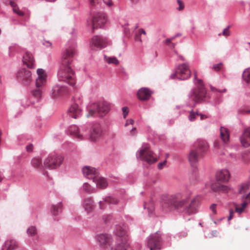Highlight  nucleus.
Returning a JSON list of instances; mask_svg holds the SVG:
<instances>
[{
    "instance_id": "f257e3e1",
    "label": "nucleus",
    "mask_w": 250,
    "mask_h": 250,
    "mask_svg": "<svg viewBox=\"0 0 250 250\" xmlns=\"http://www.w3.org/2000/svg\"><path fill=\"white\" fill-rule=\"evenodd\" d=\"M188 198L185 196L182 192H177L167 197L162 204V208L164 212H167L175 209L183 211L188 214L197 212L199 205L198 197H194L188 204Z\"/></svg>"
},
{
    "instance_id": "f03ea898",
    "label": "nucleus",
    "mask_w": 250,
    "mask_h": 250,
    "mask_svg": "<svg viewBox=\"0 0 250 250\" xmlns=\"http://www.w3.org/2000/svg\"><path fill=\"white\" fill-rule=\"evenodd\" d=\"M76 50L74 46L66 48L62 55L61 66L58 72V79L71 86L75 84V74L72 68L71 63Z\"/></svg>"
},
{
    "instance_id": "7ed1b4c3",
    "label": "nucleus",
    "mask_w": 250,
    "mask_h": 250,
    "mask_svg": "<svg viewBox=\"0 0 250 250\" xmlns=\"http://www.w3.org/2000/svg\"><path fill=\"white\" fill-rule=\"evenodd\" d=\"M216 182L211 185V188L214 191L226 192L229 188L223 184L227 183L230 178V173L228 170L221 169L216 173Z\"/></svg>"
},
{
    "instance_id": "20e7f679",
    "label": "nucleus",
    "mask_w": 250,
    "mask_h": 250,
    "mask_svg": "<svg viewBox=\"0 0 250 250\" xmlns=\"http://www.w3.org/2000/svg\"><path fill=\"white\" fill-rule=\"evenodd\" d=\"M38 77L36 79V89L33 90L32 96L39 101L42 97V90L46 82L47 75L42 69H38L37 70Z\"/></svg>"
},
{
    "instance_id": "39448f33",
    "label": "nucleus",
    "mask_w": 250,
    "mask_h": 250,
    "mask_svg": "<svg viewBox=\"0 0 250 250\" xmlns=\"http://www.w3.org/2000/svg\"><path fill=\"white\" fill-rule=\"evenodd\" d=\"M109 104L105 102L94 103L88 107V113L86 117L93 116L97 112L100 116H104L109 110Z\"/></svg>"
},
{
    "instance_id": "423d86ee",
    "label": "nucleus",
    "mask_w": 250,
    "mask_h": 250,
    "mask_svg": "<svg viewBox=\"0 0 250 250\" xmlns=\"http://www.w3.org/2000/svg\"><path fill=\"white\" fill-rule=\"evenodd\" d=\"M194 79L197 81L195 84L197 85V89H195L192 93L190 97L195 102L203 100L205 97L206 91L204 88L202 80L197 79V72H194Z\"/></svg>"
},
{
    "instance_id": "0eeeda50",
    "label": "nucleus",
    "mask_w": 250,
    "mask_h": 250,
    "mask_svg": "<svg viewBox=\"0 0 250 250\" xmlns=\"http://www.w3.org/2000/svg\"><path fill=\"white\" fill-rule=\"evenodd\" d=\"M63 160V158L61 155H50L44 160L43 166L45 168L55 169L62 164Z\"/></svg>"
},
{
    "instance_id": "6e6552de",
    "label": "nucleus",
    "mask_w": 250,
    "mask_h": 250,
    "mask_svg": "<svg viewBox=\"0 0 250 250\" xmlns=\"http://www.w3.org/2000/svg\"><path fill=\"white\" fill-rule=\"evenodd\" d=\"M191 72L188 65L187 63L179 65L175 73L171 75L172 79L177 78L180 80H186L190 76Z\"/></svg>"
},
{
    "instance_id": "1a4fd4ad",
    "label": "nucleus",
    "mask_w": 250,
    "mask_h": 250,
    "mask_svg": "<svg viewBox=\"0 0 250 250\" xmlns=\"http://www.w3.org/2000/svg\"><path fill=\"white\" fill-rule=\"evenodd\" d=\"M109 44V43L107 39L99 36H94L90 42V47L93 50L102 49L106 47Z\"/></svg>"
},
{
    "instance_id": "9d476101",
    "label": "nucleus",
    "mask_w": 250,
    "mask_h": 250,
    "mask_svg": "<svg viewBox=\"0 0 250 250\" xmlns=\"http://www.w3.org/2000/svg\"><path fill=\"white\" fill-rule=\"evenodd\" d=\"M139 157L142 160L146 161L150 164L156 162L157 160L156 156L147 147L140 150Z\"/></svg>"
},
{
    "instance_id": "9b49d317",
    "label": "nucleus",
    "mask_w": 250,
    "mask_h": 250,
    "mask_svg": "<svg viewBox=\"0 0 250 250\" xmlns=\"http://www.w3.org/2000/svg\"><path fill=\"white\" fill-rule=\"evenodd\" d=\"M161 240L160 234L158 232L151 235L148 239L147 247L150 250L160 249Z\"/></svg>"
},
{
    "instance_id": "f8f14e48",
    "label": "nucleus",
    "mask_w": 250,
    "mask_h": 250,
    "mask_svg": "<svg viewBox=\"0 0 250 250\" xmlns=\"http://www.w3.org/2000/svg\"><path fill=\"white\" fill-rule=\"evenodd\" d=\"M106 22L105 14L98 13L93 16L92 26L93 29H98L102 28Z\"/></svg>"
},
{
    "instance_id": "ddd939ff",
    "label": "nucleus",
    "mask_w": 250,
    "mask_h": 250,
    "mask_svg": "<svg viewBox=\"0 0 250 250\" xmlns=\"http://www.w3.org/2000/svg\"><path fill=\"white\" fill-rule=\"evenodd\" d=\"M103 134V131L101 125L96 123L92 127L89 139L92 142H96L102 136Z\"/></svg>"
},
{
    "instance_id": "4468645a",
    "label": "nucleus",
    "mask_w": 250,
    "mask_h": 250,
    "mask_svg": "<svg viewBox=\"0 0 250 250\" xmlns=\"http://www.w3.org/2000/svg\"><path fill=\"white\" fill-rule=\"evenodd\" d=\"M67 92V89L65 86L57 83L53 86L51 95L53 98H57L66 94Z\"/></svg>"
},
{
    "instance_id": "2eb2a0df",
    "label": "nucleus",
    "mask_w": 250,
    "mask_h": 250,
    "mask_svg": "<svg viewBox=\"0 0 250 250\" xmlns=\"http://www.w3.org/2000/svg\"><path fill=\"white\" fill-rule=\"evenodd\" d=\"M201 156L202 155L198 152V150L196 148L191 149L188 155V160L190 165L195 167Z\"/></svg>"
},
{
    "instance_id": "dca6fc26",
    "label": "nucleus",
    "mask_w": 250,
    "mask_h": 250,
    "mask_svg": "<svg viewBox=\"0 0 250 250\" xmlns=\"http://www.w3.org/2000/svg\"><path fill=\"white\" fill-rule=\"evenodd\" d=\"M82 206L87 214L92 212L95 207L94 201L91 197L84 198Z\"/></svg>"
},
{
    "instance_id": "f3484780",
    "label": "nucleus",
    "mask_w": 250,
    "mask_h": 250,
    "mask_svg": "<svg viewBox=\"0 0 250 250\" xmlns=\"http://www.w3.org/2000/svg\"><path fill=\"white\" fill-rule=\"evenodd\" d=\"M83 175L88 179H92L93 180L99 174L98 171L94 167L85 166L83 168Z\"/></svg>"
},
{
    "instance_id": "a211bd4d",
    "label": "nucleus",
    "mask_w": 250,
    "mask_h": 250,
    "mask_svg": "<svg viewBox=\"0 0 250 250\" xmlns=\"http://www.w3.org/2000/svg\"><path fill=\"white\" fill-rule=\"evenodd\" d=\"M23 62L29 68H33L35 66L34 58L29 52H26L23 56Z\"/></svg>"
},
{
    "instance_id": "6ab92c4d",
    "label": "nucleus",
    "mask_w": 250,
    "mask_h": 250,
    "mask_svg": "<svg viewBox=\"0 0 250 250\" xmlns=\"http://www.w3.org/2000/svg\"><path fill=\"white\" fill-rule=\"evenodd\" d=\"M67 113L69 117L77 119L81 116L82 110L77 104H74L69 108Z\"/></svg>"
},
{
    "instance_id": "aec40b11",
    "label": "nucleus",
    "mask_w": 250,
    "mask_h": 250,
    "mask_svg": "<svg viewBox=\"0 0 250 250\" xmlns=\"http://www.w3.org/2000/svg\"><path fill=\"white\" fill-rule=\"evenodd\" d=\"M17 77L25 81L27 83H29L32 80L31 71L26 69L20 70L17 73Z\"/></svg>"
},
{
    "instance_id": "412c9836",
    "label": "nucleus",
    "mask_w": 250,
    "mask_h": 250,
    "mask_svg": "<svg viewBox=\"0 0 250 250\" xmlns=\"http://www.w3.org/2000/svg\"><path fill=\"white\" fill-rule=\"evenodd\" d=\"M242 145L245 147L250 146V127L245 129L240 137Z\"/></svg>"
},
{
    "instance_id": "4be33fe9",
    "label": "nucleus",
    "mask_w": 250,
    "mask_h": 250,
    "mask_svg": "<svg viewBox=\"0 0 250 250\" xmlns=\"http://www.w3.org/2000/svg\"><path fill=\"white\" fill-rule=\"evenodd\" d=\"M97 240L102 246L106 248L110 245L111 237L109 234H101L98 235Z\"/></svg>"
},
{
    "instance_id": "5701e85b",
    "label": "nucleus",
    "mask_w": 250,
    "mask_h": 250,
    "mask_svg": "<svg viewBox=\"0 0 250 250\" xmlns=\"http://www.w3.org/2000/svg\"><path fill=\"white\" fill-rule=\"evenodd\" d=\"M129 247V240L125 237L123 239H117L115 250H127Z\"/></svg>"
},
{
    "instance_id": "b1692460",
    "label": "nucleus",
    "mask_w": 250,
    "mask_h": 250,
    "mask_svg": "<svg viewBox=\"0 0 250 250\" xmlns=\"http://www.w3.org/2000/svg\"><path fill=\"white\" fill-rule=\"evenodd\" d=\"M151 92L146 88H142L137 93L138 98L141 100H147L150 97Z\"/></svg>"
},
{
    "instance_id": "393cba45",
    "label": "nucleus",
    "mask_w": 250,
    "mask_h": 250,
    "mask_svg": "<svg viewBox=\"0 0 250 250\" xmlns=\"http://www.w3.org/2000/svg\"><path fill=\"white\" fill-rule=\"evenodd\" d=\"M220 137L221 140L226 144L229 142L230 134L229 129L225 127H221L220 129Z\"/></svg>"
},
{
    "instance_id": "a878e982",
    "label": "nucleus",
    "mask_w": 250,
    "mask_h": 250,
    "mask_svg": "<svg viewBox=\"0 0 250 250\" xmlns=\"http://www.w3.org/2000/svg\"><path fill=\"white\" fill-rule=\"evenodd\" d=\"M115 233L117 236V239H123L125 237L126 239L129 240L126 230L123 227L117 226Z\"/></svg>"
},
{
    "instance_id": "bb28decb",
    "label": "nucleus",
    "mask_w": 250,
    "mask_h": 250,
    "mask_svg": "<svg viewBox=\"0 0 250 250\" xmlns=\"http://www.w3.org/2000/svg\"><path fill=\"white\" fill-rule=\"evenodd\" d=\"M96 184L97 186L100 188H105L107 187L108 184L106 179L98 175L93 180Z\"/></svg>"
},
{
    "instance_id": "cd10ccee",
    "label": "nucleus",
    "mask_w": 250,
    "mask_h": 250,
    "mask_svg": "<svg viewBox=\"0 0 250 250\" xmlns=\"http://www.w3.org/2000/svg\"><path fill=\"white\" fill-rule=\"evenodd\" d=\"M70 133L79 140L83 139L84 134L81 133L80 129L75 125L71 126L69 129Z\"/></svg>"
},
{
    "instance_id": "c85d7f7f",
    "label": "nucleus",
    "mask_w": 250,
    "mask_h": 250,
    "mask_svg": "<svg viewBox=\"0 0 250 250\" xmlns=\"http://www.w3.org/2000/svg\"><path fill=\"white\" fill-rule=\"evenodd\" d=\"M104 203H106L109 204H117L118 201L117 199L111 196L106 197L104 199V201H101L99 203V207L101 209L104 208Z\"/></svg>"
},
{
    "instance_id": "c756f323",
    "label": "nucleus",
    "mask_w": 250,
    "mask_h": 250,
    "mask_svg": "<svg viewBox=\"0 0 250 250\" xmlns=\"http://www.w3.org/2000/svg\"><path fill=\"white\" fill-rule=\"evenodd\" d=\"M18 246L17 242L14 240H7L2 247V250H13Z\"/></svg>"
},
{
    "instance_id": "7c9ffc66",
    "label": "nucleus",
    "mask_w": 250,
    "mask_h": 250,
    "mask_svg": "<svg viewBox=\"0 0 250 250\" xmlns=\"http://www.w3.org/2000/svg\"><path fill=\"white\" fill-rule=\"evenodd\" d=\"M198 148L199 153L202 155L203 153L206 152L208 149V145L204 141H199Z\"/></svg>"
},
{
    "instance_id": "2f4dec72",
    "label": "nucleus",
    "mask_w": 250,
    "mask_h": 250,
    "mask_svg": "<svg viewBox=\"0 0 250 250\" xmlns=\"http://www.w3.org/2000/svg\"><path fill=\"white\" fill-rule=\"evenodd\" d=\"M104 60L109 64H114L115 65H118L119 64V61L114 57H110L104 55Z\"/></svg>"
},
{
    "instance_id": "473e14b6",
    "label": "nucleus",
    "mask_w": 250,
    "mask_h": 250,
    "mask_svg": "<svg viewBox=\"0 0 250 250\" xmlns=\"http://www.w3.org/2000/svg\"><path fill=\"white\" fill-rule=\"evenodd\" d=\"M31 164L33 167L38 168H42L43 167L42 165L41 160L40 158H33L31 160Z\"/></svg>"
},
{
    "instance_id": "72a5a7b5",
    "label": "nucleus",
    "mask_w": 250,
    "mask_h": 250,
    "mask_svg": "<svg viewBox=\"0 0 250 250\" xmlns=\"http://www.w3.org/2000/svg\"><path fill=\"white\" fill-rule=\"evenodd\" d=\"M62 210V205L61 203H59L56 205L52 206V212L53 215H57L59 212Z\"/></svg>"
},
{
    "instance_id": "f704fd0d",
    "label": "nucleus",
    "mask_w": 250,
    "mask_h": 250,
    "mask_svg": "<svg viewBox=\"0 0 250 250\" xmlns=\"http://www.w3.org/2000/svg\"><path fill=\"white\" fill-rule=\"evenodd\" d=\"M248 205V203L247 202H244L241 205V206H236L235 207V211L236 212L241 214L243 212L244 209L246 208Z\"/></svg>"
},
{
    "instance_id": "c9c22d12",
    "label": "nucleus",
    "mask_w": 250,
    "mask_h": 250,
    "mask_svg": "<svg viewBox=\"0 0 250 250\" xmlns=\"http://www.w3.org/2000/svg\"><path fill=\"white\" fill-rule=\"evenodd\" d=\"M243 78L247 82H250V68L246 69L243 72Z\"/></svg>"
},
{
    "instance_id": "e433bc0d",
    "label": "nucleus",
    "mask_w": 250,
    "mask_h": 250,
    "mask_svg": "<svg viewBox=\"0 0 250 250\" xmlns=\"http://www.w3.org/2000/svg\"><path fill=\"white\" fill-rule=\"evenodd\" d=\"M27 232L29 235L33 236L37 233V229L35 227L32 226L28 228Z\"/></svg>"
},
{
    "instance_id": "4c0bfd02",
    "label": "nucleus",
    "mask_w": 250,
    "mask_h": 250,
    "mask_svg": "<svg viewBox=\"0 0 250 250\" xmlns=\"http://www.w3.org/2000/svg\"><path fill=\"white\" fill-rule=\"evenodd\" d=\"M197 116H199V113L198 112L195 113L194 111H191L188 119L191 122H193L195 121Z\"/></svg>"
},
{
    "instance_id": "58836bf2",
    "label": "nucleus",
    "mask_w": 250,
    "mask_h": 250,
    "mask_svg": "<svg viewBox=\"0 0 250 250\" xmlns=\"http://www.w3.org/2000/svg\"><path fill=\"white\" fill-rule=\"evenodd\" d=\"M249 188V185L248 184H245L241 186L240 189L239 193L242 194L246 192Z\"/></svg>"
},
{
    "instance_id": "ea45409f",
    "label": "nucleus",
    "mask_w": 250,
    "mask_h": 250,
    "mask_svg": "<svg viewBox=\"0 0 250 250\" xmlns=\"http://www.w3.org/2000/svg\"><path fill=\"white\" fill-rule=\"evenodd\" d=\"M144 207L145 208H147L148 213L150 215L152 214L153 211L154 210V207L152 203L150 204V206H148L146 204H145Z\"/></svg>"
},
{
    "instance_id": "a19ab883",
    "label": "nucleus",
    "mask_w": 250,
    "mask_h": 250,
    "mask_svg": "<svg viewBox=\"0 0 250 250\" xmlns=\"http://www.w3.org/2000/svg\"><path fill=\"white\" fill-rule=\"evenodd\" d=\"M177 2L179 5V7L177 8V9L179 11L183 10L185 8V4L183 1L181 0H177Z\"/></svg>"
},
{
    "instance_id": "79ce46f5",
    "label": "nucleus",
    "mask_w": 250,
    "mask_h": 250,
    "mask_svg": "<svg viewBox=\"0 0 250 250\" xmlns=\"http://www.w3.org/2000/svg\"><path fill=\"white\" fill-rule=\"evenodd\" d=\"M83 190L87 192H90L91 191V188L90 185L88 183H84L83 185Z\"/></svg>"
},
{
    "instance_id": "37998d69",
    "label": "nucleus",
    "mask_w": 250,
    "mask_h": 250,
    "mask_svg": "<svg viewBox=\"0 0 250 250\" xmlns=\"http://www.w3.org/2000/svg\"><path fill=\"white\" fill-rule=\"evenodd\" d=\"M222 66H223V64L222 63L215 64L213 65V66L212 67V69L216 71H218L221 69Z\"/></svg>"
},
{
    "instance_id": "c03bdc74",
    "label": "nucleus",
    "mask_w": 250,
    "mask_h": 250,
    "mask_svg": "<svg viewBox=\"0 0 250 250\" xmlns=\"http://www.w3.org/2000/svg\"><path fill=\"white\" fill-rule=\"evenodd\" d=\"M122 111L124 118H125L129 111L128 108L127 107H124L122 108Z\"/></svg>"
},
{
    "instance_id": "a18cd8bd",
    "label": "nucleus",
    "mask_w": 250,
    "mask_h": 250,
    "mask_svg": "<svg viewBox=\"0 0 250 250\" xmlns=\"http://www.w3.org/2000/svg\"><path fill=\"white\" fill-rule=\"evenodd\" d=\"M242 161L245 164H248L250 162V158L247 155H242Z\"/></svg>"
},
{
    "instance_id": "49530a36",
    "label": "nucleus",
    "mask_w": 250,
    "mask_h": 250,
    "mask_svg": "<svg viewBox=\"0 0 250 250\" xmlns=\"http://www.w3.org/2000/svg\"><path fill=\"white\" fill-rule=\"evenodd\" d=\"M10 5H11V6L13 7V11L14 12H17V9H18V6H17L16 3L13 1H10Z\"/></svg>"
},
{
    "instance_id": "de8ad7c7",
    "label": "nucleus",
    "mask_w": 250,
    "mask_h": 250,
    "mask_svg": "<svg viewBox=\"0 0 250 250\" xmlns=\"http://www.w3.org/2000/svg\"><path fill=\"white\" fill-rule=\"evenodd\" d=\"M141 34L140 33V32L136 33V34L135 35V40L136 41H139L140 42H141L142 41L141 39Z\"/></svg>"
},
{
    "instance_id": "09e8293b",
    "label": "nucleus",
    "mask_w": 250,
    "mask_h": 250,
    "mask_svg": "<svg viewBox=\"0 0 250 250\" xmlns=\"http://www.w3.org/2000/svg\"><path fill=\"white\" fill-rule=\"evenodd\" d=\"M216 208V204H212L210 207V209L211 210L213 214H216L217 213Z\"/></svg>"
},
{
    "instance_id": "8fccbe9b",
    "label": "nucleus",
    "mask_w": 250,
    "mask_h": 250,
    "mask_svg": "<svg viewBox=\"0 0 250 250\" xmlns=\"http://www.w3.org/2000/svg\"><path fill=\"white\" fill-rule=\"evenodd\" d=\"M167 163V161L165 160L164 162L162 163H160L158 164V167L159 169H162L164 166H166Z\"/></svg>"
},
{
    "instance_id": "3c124183",
    "label": "nucleus",
    "mask_w": 250,
    "mask_h": 250,
    "mask_svg": "<svg viewBox=\"0 0 250 250\" xmlns=\"http://www.w3.org/2000/svg\"><path fill=\"white\" fill-rule=\"evenodd\" d=\"M179 34H177L175 36H174V37H172L171 38H169V39H167L166 40V43L167 44H168L169 43H170L172 41H173L175 37H178L179 36Z\"/></svg>"
},
{
    "instance_id": "603ef678",
    "label": "nucleus",
    "mask_w": 250,
    "mask_h": 250,
    "mask_svg": "<svg viewBox=\"0 0 250 250\" xmlns=\"http://www.w3.org/2000/svg\"><path fill=\"white\" fill-rule=\"evenodd\" d=\"M134 123V121L133 119H128L127 120L126 123L125 124V126H127L129 125H133Z\"/></svg>"
},
{
    "instance_id": "864d4df0",
    "label": "nucleus",
    "mask_w": 250,
    "mask_h": 250,
    "mask_svg": "<svg viewBox=\"0 0 250 250\" xmlns=\"http://www.w3.org/2000/svg\"><path fill=\"white\" fill-rule=\"evenodd\" d=\"M229 35H230L229 32H220L218 34V36L220 37H227Z\"/></svg>"
},
{
    "instance_id": "5fc2aeb1",
    "label": "nucleus",
    "mask_w": 250,
    "mask_h": 250,
    "mask_svg": "<svg viewBox=\"0 0 250 250\" xmlns=\"http://www.w3.org/2000/svg\"><path fill=\"white\" fill-rule=\"evenodd\" d=\"M33 149V146L32 144H29L26 146V150L28 152H31Z\"/></svg>"
},
{
    "instance_id": "6e6d98bb",
    "label": "nucleus",
    "mask_w": 250,
    "mask_h": 250,
    "mask_svg": "<svg viewBox=\"0 0 250 250\" xmlns=\"http://www.w3.org/2000/svg\"><path fill=\"white\" fill-rule=\"evenodd\" d=\"M104 2L109 6L112 5V2L111 0H103Z\"/></svg>"
},
{
    "instance_id": "4d7b16f0",
    "label": "nucleus",
    "mask_w": 250,
    "mask_h": 250,
    "mask_svg": "<svg viewBox=\"0 0 250 250\" xmlns=\"http://www.w3.org/2000/svg\"><path fill=\"white\" fill-rule=\"evenodd\" d=\"M244 198L246 200L245 202H247L248 204L250 203V193L244 197Z\"/></svg>"
},
{
    "instance_id": "13d9d810",
    "label": "nucleus",
    "mask_w": 250,
    "mask_h": 250,
    "mask_svg": "<svg viewBox=\"0 0 250 250\" xmlns=\"http://www.w3.org/2000/svg\"><path fill=\"white\" fill-rule=\"evenodd\" d=\"M16 13L20 16H22L24 15V13L22 11L20 10L18 7V9H17V12Z\"/></svg>"
},
{
    "instance_id": "bf43d9fd",
    "label": "nucleus",
    "mask_w": 250,
    "mask_h": 250,
    "mask_svg": "<svg viewBox=\"0 0 250 250\" xmlns=\"http://www.w3.org/2000/svg\"><path fill=\"white\" fill-rule=\"evenodd\" d=\"M234 212L233 210H230L229 211V216L228 218V220L229 221L233 218V215Z\"/></svg>"
},
{
    "instance_id": "052dcab7",
    "label": "nucleus",
    "mask_w": 250,
    "mask_h": 250,
    "mask_svg": "<svg viewBox=\"0 0 250 250\" xmlns=\"http://www.w3.org/2000/svg\"><path fill=\"white\" fill-rule=\"evenodd\" d=\"M130 134L132 135H134L136 133V128L135 127L133 128L130 131Z\"/></svg>"
},
{
    "instance_id": "680f3d73",
    "label": "nucleus",
    "mask_w": 250,
    "mask_h": 250,
    "mask_svg": "<svg viewBox=\"0 0 250 250\" xmlns=\"http://www.w3.org/2000/svg\"><path fill=\"white\" fill-rule=\"evenodd\" d=\"M199 116H200V118L201 120H203L204 119V118H207V116L204 115H203L202 114H199Z\"/></svg>"
},
{
    "instance_id": "e2e57ef3",
    "label": "nucleus",
    "mask_w": 250,
    "mask_h": 250,
    "mask_svg": "<svg viewBox=\"0 0 250 250\" xmlns=\"http://www.w3.org/2000/svg\"><path fill=\"white\" fill-rule=\"evenodd\" d=\"M89 0L90 4L91 5H92V6L95 5V2L94 0Z\"/></svg>"
},
{
    "instance_id": "0e129e2a",
    "label": "nucleus",
    "mask_w": 250,
    "mask_h": 250,
    "mask_svg": "<svg viewBox=\"0 0 250 250\" xmlns=\"http://www.w3.org/2000/svg\"><path fill=\"white\" fill-rule=\"evenodd\" d=\"M230 26H228L226 28L223 29V31H228L229 29L230 28Z\"/></svg>"
},
{
    "instance_id": "69168bd1",
    "label": "nucleus",
    "mask_w": 250,
    "mask_h": 250,
    "mask_svg": "<svg viewBox=\"0 0 250 250\" xmlns=\"http://www.w3.org/2000/svg\"><path fill=\"white\" fill-rule=\"evenodd\" d=\"M46 44H45V45H46V46H51V43H50L49 42H46Z\"/></svg>"
},
{
    "instance_id": "338daca9",
    "label": "nucleus",
    "mask_w": 250,
    "mask_h": 250,
    "mask_svg": "<svg viewBox=\"0 0 250 250\" xmlns=\"http://www.w3.org/2000/svg\"><path fill=\"white\" fill-rule=\"evenodd\" d=\"M139 31L144 32V31H145V30L144 29H140Z\"/></svg>"
},
{
    "instance_id": "774afa93",
    "label": "nucleus",
    "mask_w": 250,
    "mask_h": 250,
    "mask_svg": "<svg viewBox=\"0 0 250 250\" xmlns=\"http://www.w3.org/2000/svg\"><path fill=\"white\" fill-rule=\"evenodd\" d=\"M141 33L145 35L146 34V32H141Z\"/></svg>"
}]
</instances>
